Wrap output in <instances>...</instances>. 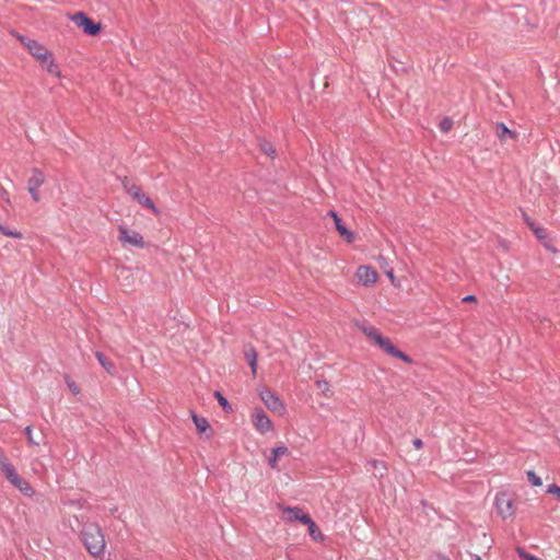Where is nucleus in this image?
<instances>
[{
	"label": "nucleus",
	"mask_w": 560,
	"mask_h": 560,
	"mask_svg": "<svg viewBox=\"0 0 560 560\" xmlns=\"http://www.w3.org/2000/svg\"><path fill=\"white\" fill-rule=\"evenodd\" d=\"M81 540L88 552L93 557H100L105 549V538L97 524H84L81 530Z\"/></svg>",
	"instance_id": "obj_1"
},
{
	"label": "nucleus",
	"mask_w": 560,
	"mask_h": 560,
	"mask_svg": "<svg viewBox=\"0 0 560 560\" xmlns=\"http://www.w3.org/2000/svg\"><path fill=\"white\" fill-rule=\"evenodd\" d=\"M18 38L24 45V47L27 48L30 54L40 62L47 61V59L50 57V52L39 42L22 35H19Z\"/></svg>",
	"instance_id": "obj_2"
},
{
	"label": "nucleus",
	"mask_w": 560,
	"mask_h": 560,
	"mask_svg": "<svg viewBox=\"0 0 560 560\" xmlns=\"http://www.w3.org/2000/svg\"><path fill=\"white\" fill-rule=\"evenodd\" d=\"M259 397L265 406L275 413L283 415L285 412V406L282 400L270 389L264 388L259 393Z\"/></svg>",
	"instance_id": "obj_3"
},
{
	"label": "nucleus",
	"mask_w": 560,
	"mask_h": 560,
	"mask_svg": "<svg viewBox=\"0 0 560 560\" xmlns=\"http://www.w3.org/2000/svg\"><path fill=\"white\" fill-rule=\"evenodd\" d=\"M75 25L83 30L88 35L95 36L101 31V25L95 23L83 12H77L71 16Z\"/></svg>",
	"instance_id": "obj_4"
},
{
	"label": "nucleus",
	"mask_w": 560,
	"mask_h": 560,
	"mask_svg": "<svg viewBox=\"0 0 560 560\" xmlns=\"http://www.w3.org/2000/svg\"><path fill=\"white\" fill-rule=\"evenodd\" d=\"M119 236L118 240L124 245H130L138 248L144 247V241L140 233L127 229L125 225L118 226Z\"/></svg>",
	"instance_id": "obj_5"
},
{
	"label": "nucleus",
	"mask_w": 560,
	"mask_h": 560,
	"mask_svg": "<svg viewBox=\"0 0 560 560\" xmlns=\"http://www.w3.org/2000/svg\"><path fill=\"white\" fill-rule=\"evenodd\" d=\"M495 506L502 518L511 517L515 513L514 501L506 493H499L495 497Z\"/></svg>",
	"instance_id": "obj_6"
},
{
	"label": "nucleus",
	"mask_w": 560,
	"mask_h": 560,
	"mask_svg": "<svg viewBox=\"0 0 560 560\" xmlns=\"http://www.w3.org/2000/svg\"><path fill=\"white\" fill-rule=\"evenodd\" d=\"M252 421L255 429L261 434H266L273 430L271 420L262 409H255L252 416Z\"/></svg>",
	"instance_id": "obj_7"
},
{
	"label": "nucleus",
	"mask_w": 560,
	"mask_h": 560,
	"mask_svg": "<svg viewBox=\"0 0 560 560\" xmlns=\"http://www.w3.org/2000/svg\"><path fill=\"white\" fill-rule=\"evenodd\" d=\"M384 352H386L387 354L394 357V358H398L402 361H405L406 363H411V358L408 357L407 354H405L402 351L398 350L393 343L392 341L386 338V337H381L377 339V343H376Z\"/></svg>",
	"instance_id": "obj_8"
},
{
	"label": "nucleus",
	"mask_w": 560,
	"mask_h": 560,
	"mask_svg": "<svg viewBox=\"0 0 560 560\" xmlns=\"http://www.w3.org/2000/svg\"><path fill=\"white\" fill-rule=\"evenodd\" d=\"M357 277L361 283L368 285L377 280V272L370 266H360L357 270Z\"/></svg>",
	"instance_id": "obj_9"
},
{
	"label": "nucleus",
	"mask_w": 560,
	"mask_h": 560,
	"mask_svg": "<svg viewBox=\"0 0 560 560\" xmlns=\"http://www.w3.org/2000/svg\"><path fill=\"white\" fill-rule=\"evenodd\" d=\"M285 513L289 516V520L291 521H299L303 524L311 523V516L308 514H305L302 509L300 508H287Z\"/></svg>",
	"instance_id": "obj_10"
},
{
	"label": "nucleus",
	"mask_w": 560,
	"mask_h": 560,
	"mask_svg": "<svg viewBox=\"0 0 560 560\" xmlns=\"http://www.w3.org/2000/svg\"><path fill=\"white\" fill-rule=\"evenodd\" d=\"M289 454V450L284 445H278L271 450V456L268 458V465L272 469H278V458Z\"/></svg>",
	"instance_id": "obj_11"
},
{
	"label": "nucleus",
	"mask_w": 560,
	"mask_h": 560,
	"mask_svg": "<svg viewBox=\"0 0 560 560\" xmlns=\"http://www.w3.org/2000/svg\"><path fill=\"white\" fill-rule=\"evenodd\" d=\"M335 226H336V230L339 232V234L348 243H352L354 241V233L346 228V225L342 223V221L339 217H336Z\"/></svg>",
	"instance_id": "obj_12"
},
{
	"label": "nucleus",
	"mask_w": 560,
	"mask_h": 560,
	"mask_svg": "<svg viewBox=\"0 0 560 560\" xmlns=\"http://www.w3.org/2000/svg\"><path fill=\"white\" fill-rule=\"evenodd\" d=\"M495 133L501 141H505L508 138H516L515 131L510 130L503 122L497 124Z\"/></svg>",
	"instance_id": "obj_13"
},
{
	"label": "nucleus",
	"mask_w": 560,
	"mask_h": 560,
	"mask_svg": "<svg viewBox=\"0 0 560 560\" xmlns=\"http://www.w3.org/2000/svg\"><path fill=\"white\" fill-rule=\"evenodd\" d=\"M1 471L11 485L21 477L11 463H3Z\"/></svg>",
	"instance_id": "obj_14"
},
{
	"label": "nucleus",
	"mask_w": 560,
	"mask_h": 560,
	"mask_svg": "<svg viewBox=\"0 0 560 560\" xmlns=\"http://www.w3.org/2000/svg\"><path fill=\"white\" fill-rule=\"evenodd\" d=\"M95 357L100 364L106 370L107 373L114 375L116 373V366L113 362H110L103 352L97 351Z\"/></svg>",
	"instance_id": "obj_15"
},
{
	"label": "nucleus",
	"mask_w": 560,
	"mask_h": 560,
	"mask_svg": "<svg viewBox=\"0 0 560 560\" xmlns=\"http://www.w3.org/2000/svg\"><path fill=\"white\" fill-rule=\"evenodd\" d=\"M45 180L44 174L37 170L34 168L32 176L27 180V186L33 188H39Z\"/></svg>",
	"instance_id": "obj_16"
},
{
	"label": "nucleus",
	"mask_w": 560,
	"mask_h": 560,
	"mask_svg": "<svg viewBox=\"0 0 560 560\" xmlns=\"http://www.w3.org/2000/svg\"><path fill=\"white\" fill-rule=\"evenodd\" d=\"M16 489H19L23 494L27 495V497H32L34 494V490L33 488L31 487V485L25 480L23 479L22 477H20L16 481H14L12 483Z\"/></svg>",
	"instance_id": "obj_17"
},
{
	"label": "nucleus",
	"mask_w": 560,
	"mask_h": 560,
	"mask_svg": "<svg viewBox=\"0 0 560 560\" xmlns=\"http://www.w3.org/2000/svg\"><path fill=\"white\" fill-rule=\"evenodd\" d=\"M122 186L133 199L139 197V195L142 192L139 186L131 184L127 178L124 179Z\"/></svg>",
	"instance_id": "obj_18"
},
{
	"label": "nucleus",
	"mask_w": 560,
	"mask_h": 560,
	"mask_svg": "<svg viewBox=\"0 0 560 560\" xmlns=\"http://www.w3.org/2000/svg\"><path fill=\"white\" fill-rule=\"evenodd\" d=\"M191 418L199 432L203 433L209 429V422L207 419L199 417L194 412L191 413Z\"/></svg>",
	"instance_id": "obj_19"
},
{
	"label": "nucleus",
	"mask_w": 560,
	"mask_h": 560,
	"mask_svg": "<svg viewBox=\"0 0 560 560\" xmlns=\"http://www.w3.org/2000/svg\"><path fill=\"white\" fill-rule=\"evenodd\" d=\"M362 331L365 334V336L374 341V343H377V339L382 337V335L378 332V330L373 326H363Z\"/></svg>",
	"instance_id": "obj_20"
},
{
	"label": "nucleus",
	"mask_w": 560,
	"mask_h": 560,
	"mask_svg": "<svg viewBox=\"0 0 560 560\" xmlns=\"http://www.w3.org/2000/svg\"><path fill=\"white\" fill-rule=\"evenodd\" d=\"M135 200H137L141 206L158 212L153 201L145 194L141 192Z\"/></svg>",
	"instance_id": "obj_21"
},
{
	"label": "nucleus",
	"mask_w": 560,
	"mask_h": 560,
	"mask_svg": "<svg viewBox=\"0 0 560 560\" xmlns=\"http://www.w3.org/2000/svg\"><path fill=\"white\" fill-rule=\"evenodd\" d=\"M306 525L308 527V534L311 537H313L315 540L324 539L322 533L318 530V528L313 520H311V523H307Z\"/></svg>",
	"instance_id": "obj_22"
},
{
	"label": "nucleus",
	"mask_w": 560,
	"mask_h": 560,
	"mask_svg": "<svg viewBox=\"0 0 560 560\" xmlns=\"http://www.w3.org/2000/svg\"><path fill=\"white\" fill-rule=\"evenodd\" d=\"M214 397L225 411L231 412L233 410L228 399L220 392H214Z\"/></svg>",
	"instance_id": "obj_23"
},
{
	"label": "nucleus",
	"mask_w": 560,
	"mask_h": 560,
	"mask_svg": "<svg viewBox=\"0 0 560 560\" xmlns=\"http://www.w3.org/2000/svg\"><path fill=\"white\" fill-rule=\"evenodd\" d=\"M42 63L46 67L47 72L54 75H59L58 67L50 57L47 59V61Z\"/></svg>",
	"instance_id": "obj_24"
},
{
	"label": "nucleus",
	"mask_w": 560,
	"mask_h": 560,
	"mask_svg": "<svg viewBox=\"0 0 560 560\" xmlns=\"http://www.w3.org/2000/svg\"><path fill=\"white\" fill-rule=\"evenodd\" d=\"M260 150L268 156H273L276 153L273 145L266 140L260 142Z\"/></svg>",
	"instance_id": "obj_25"
},
{
	"label": "nucleus",
	"mask_w": 560,
	"mask_h": 560,
	"mask_svg": "<svg viewBox=\"0 0 560 560\" xmlns=\"http://www.w3.org/2000/svg\"><path fill=\"white\" fill-rule=\"evenodd\" d=\"M244 355H245L247 362L257 361V352L254 349V347H252V346H248L245 348Z\"/></svg>",
	"instance_id": "obj_26"
},
{
	"label": "nucleus",
	"mask_w": 560,
	"mask_h": 560,
	"mask_svg": "<svg viewBox=\"0 0 560 560\" xmlns=\"http://www.w3.org/2000/svg\"><path fill=\"white\" fill-rule=\"evenodd\" d=\"M526 475H527V479H528V481H529L533 486H535V487H539V486H541V485H542L541 478H540L539 476H537V475L535 474V471H533V470H528Z\"/></svg>",
	"instance_id": "obj_27"
},
{
	"label": "nucleus",
	"mask_w": 560,
	"mask_h": 560,
	"mask_svg": "<svg viewBox=\"0 0 560 560\" xmlns=\"http://www.w3.org/2000/svg\"><path fill=\"white\" fill-rule=\"evenodd\" d=\"M0 232L5 235V236H9V237H13V238H22V234L15 230H10L5 226H0Z\"/></svg>",
	"instance_id": "obj_28"
},
{
	"label": "nucleus",
	"mask_w": 560,
	"mask_h": 560,
	"mask_svg": "<svg viewBox=\"0 0 560 560\" xmlns=\"http://www.w3.org/2000/svg\"><path fill=\"white\" fill-rule=\"evenodd\" d=\"M527 223L529 224V226L533 229L535 235L539 238V240H542V238H546L547 237V232L545 229H541V228H534V224L530 223L527 219H526Z\"/></svg>",
	"instance_id": "obj_29"
},
{
	"label": "nucleus",
	"mask_w": 560,
	"mask_h": 560,
	"mask_svg": "<svg viewBox=\"0 0 560 560\" xmlns=\"http://www.w3.org/2000/svg\"><path fill=\"white\" fill-rule=\"evenodd\" d=\"M452 126H453V121H452L450 118H444V119L440 122V129H441L443 132H448V131L452 129Z\"/></svg>",
	"instance_id": "obj_30"
},
{
	"label": "nucleus",
	"mask_w": 560,
	"mask_h": 560,
	"mask_svg": "<svg viewBox=\"0 0 560 560\" xmlns=\"http://www.w3.org/2000/svg\"><path fill=\"white\" fill-rule=\"evenodd\" d=\"M517 553L518 556L524 559V560H540L539 558H537L536 556L534 555H530L528 552H526L524 549L522 548H518L517 549Z\"/></svg>",
	"instance_id": "obj_31"
},
{
	"label": "nucleus",
	"mask_w": 560,
	"mask_h": 560,
	"mask_svg": "<svg viewBox=\"0 0 560 560\" xmlns=\"http://www.w3.org/2000/svg\"><path fill=\"white\" fill-rule=\"evenodd\" d=\"M316 386H317V388L323 394H325L326 396L328 395V392H329V384H328V382H326V381H317L316 382Z\"/></svg>",
	"instance_id": "obj_32"
},
{
	"label": "nucleus",
	"mask_w": 560,
	"mask_h": 560,
	"mask_svg": "<svg viewBox=\"0 0 560 560\" xmlns=\"http://www.w3.org/2000/svg\"><path fill=\"white\" fill-rule=\"evenodd\" d=\"M547 493L556 495L560 500V487L556 483L549 485Z\"/></svg>",
	"instance_id": "obj_33"
},
{
	"label": "nucleus",
	"mask_w": 560,
	"mask_h": 560,
	"mask_svg": "<svg viewBox=\"0 0 560 560\" xmlns=\"http://www.w3.org/2000/svg\"><path fill=\"white\" fill-rule=\"evenodd\" d=\"M25 435L27 438V441L30 444H33V445H39V442L36 441L34 438H33V434H32V428L31 427H26L25 428Z\"/></svg>",
	"instance_id": "obj_34"
},
{
	"label": "nucleus",
	"mask_w": 560,
	"mask_h": 560,
	"mask_svg": "<svg viewBox=\"0 0 560 560\" xmlns=\"http://www.w3.org/2000/svg\"><path fill=\"white\" fill-rule=\"evenodd\" d=\"M27 189H28V192H30L32 199L34 201H38L39 200V194L37 191L38 188H33V187L27 186Z\"/></svg>",
	"instance_id": "obj_35"
},
{
	"label": "nucleus",
	"mask_w": 560,
	"mask_h": 560,
	"mask_svg": "<svg viewBox=\"0 0 560 560\" xmlns=\"http://www.w3.org/2000/svg\"><path fill=\"white\" fill-rule=\"evenodd\" d=\"M0 195L7 203H10L9 192L4 188H1Z\"/></svg>",
	"instance_id": "obj_36"
},
{
	"label": "nucleus",
	"mask_w": 560,
	"mask_h": 560,
	"mask_svg": "<svg viewBox=\"0 0 560 560\" xmlns=\"http://www.w3.org/2000/svg\"><path fill=\"white\" fill-rule=\"evenodd\" d=\"M412 444H413V446H415L417 450H419V448H421V447L423 446V442H422V440H420V439H415V440H413V442H412Z\"/></svg>",
	"instance_id": "obj_37"
},
{
	"label": "nucleus",
	"mask_w": 560,
	"mask_h": 560,
	"mask_svg": "<svg viewBox=\"0 0 560 560\" xmlns=\"http://www.w3.org/2000/svg\"><path fill=\"white\" fill-rule=\"evenodd\" d=\"M462 301L465 302V303H467V302H475L476 301V296L472 295V294H469V295L464 296Z\"/></svg>",
	"instance_id": "obj_38"
},
{
	"label": "nucleus",
	"mask_w": 560,
	"mask_h": 560,
	"mask_svg": "<svg viewBox=\"0 0 560 560\" xmlns=\"http://www.w3.org/2000/svg\"><path fill=\"white\" fill-rule=\"evenodd\" d=\"M3 463H10L8 458L3 455V453L0 451V468L3 467Z\"/></svg>",
	"instance_id": "obj_39"
},
{
	"label": "nucleus",
	"mask_w": 560,
	"mask_h": 560,
	"mask_svg": "<svg viewBox=\"0 0 560 560\" xmlns=\"http://www.w3.org/2000/svg\"><path fill=\"white\" fill-rule=\"evenodd\" d=\"M3 463H10L8 458L3 455V453L0 451V468L3 467Z\"/></svg>",
	"instance_id": "obj_40"
},
{
	"label": "nucleus",
	"mask_w": 560,
	"mask_h": 560,
	"mask_svg": "<svg viewBox=\"0 0 560 560\" xmlns=\"http://www.w3.org/2000/svg\"><path fill=\"white\" fill-rule=\"evenodd\" d=\"M249 366H250V370L253 372V374L256 373V369H257V361H252V362H248Z\"/></svg>",
	"instance_id": "obj_41"
},
{
	"label": "nucleus",
	"mask_w": 560,
	"mask_h": 560,
	"mask_svg": "<svg viewBox=\"0 0 560 560\" xmlns=\"http://www.w3.org/2000/svg\"><path fill=\"white\" fill-rule=\"evenodd\" d=\"M328 214L334 219V222L336 221V217H338L337 212H335L334 210H330L328 212Z\"/></svg>",
	"instance_id": "obj_42"
},
{
	"label": "nucleus",
	"mask_w": 560,
	"mask_h": 560,
	"mask_svg": "<svg viewBox=\"0 0 560 560\" xmlns=\"http://www.w3.org/2000/svg\"><path fill=\"white\" fill-rule=\"evenodd\" d=\"M435 560H450V558L443 555H439Z\"/></svg>",
	"instance_id": "obj_43"
},
{
	"label": "nucleus",
	"mask_w": 560,
	"mask_h": 560,
	"mask_svg": "<svg viewBox=\"0 0 560 560\" xmlns=\"http://www.w3.org/2000/svg\"><path fill=\"white\" fill-rule=\"evenodd\" d=\"M387 276H388V278H389V279L392 280V282H393V281H394V273H393V271H392V270H389V271L387 272Z\"/></svg>",
	"instance_id": "obj_44"
},
{
	"label": "nucleus",
	"mask_w": 560,
	"mask_h": 560,
	"mask_svg": "<svg viewBox=\"0 0 560 560\" xmlns=\"http://www.w3.org/2000/svg\"><path fill=\"white\" fill-rule=\"evenodd\" d=\"M474 560H482L479 556H475Z\"/></svg>",
	"instance_id": "obj_45"
},
{
	"label": "nucleus",
	"mask_w": 560,
	"mask_h": 560,
	"mask_svg": "<svg viewBox=\"0 0 560 560\" xmlns=\"http://www.w3.org/2000/svg\"><path fill=\"white\" fill-rule=\"evenodd\" d=\"M70 388L72 389V392H77V389L74 388V386H70Z\"/></svg>",
	"instance_id": "obj_46"
},
{
	"label": "nucleus",
	"mask_w": 560,
	"mask_h": 560,
	"mask_svg": "<svg viewBox=\"0 0 560 560\" xmlns=\"http://www.w3.org/2000/svg\"><path fill=\"white\" fill-rule=\"evenodd\" d=\"M70 388L72 389V392H77V389L74 388V386H70Z\"/></svg>",
	"instance_id": "obj_47"
},
{
	"label": "nucleus",
	"mask_w": 560,
	"mask_h": 560,
	"mask_svg": "<svg viewBox=\"0 0 560 560\" xmlns=\"http://www.w3.org/2000/svg\"><path fill=\"white\" fill-rule=\"evenodd\" d=\"M0 226H3V225L0 223Z\"/></svg>",
	"instance_id": "obj_48"
}]
</instances>
